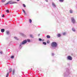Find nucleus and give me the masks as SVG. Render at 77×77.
<instances>
[{
    "label": "nucleus",
    "mask_w": 77,
    "mask_h": 77,
    "mask_svg": "<svg viewBox=\"0 0 77 77\" xmlns=\"http://www.w3.org/2000/svg\"><path fill=\"white\" fill-rule=\"evenodd\" d=\"M17 1H20V0H17Z\"/></svg>",
    "instance_id": "nucleus-37"
},
{
    "label": "nucleus",
    "mask_w": 77,
    "mask_h": 77,
    "mask_svg": "<svg viewBox=\"0 0 77 77\" xmlns=\"http://www.w3.org/2000/svg\"><path fill=\"white\" fill-rule=\"evenodd\" d=\"M15 3H17V2H12V1H10L9 2H8L7 3L5 4V5H7L9 4H15Z\"/></svg>",
    "instance_id": "nucleus-4"
},
{
    "label": "nucleus",
    "mask_w": 77,
    "mask_h": 77,
    "mask_svg": "<svg viewBox=\"0 0 77 77\" xmlns=\"http://www.w3.org/2000/svg\"><path fill=\"white\" fill-rule=\"evenodd\" d=\"M15 72V70L14 69L13 71V73H12V74L13 75H14V73Z\"/></svg>",
    "instance_id": "nucleus-21"
},
{
    "label": "nucleus",
    "mask_w": 77,
    "mask_h": 77,
    "mask_svg": "<svg viewBox=\"0 0 77 77\" xmlns=\"http://www.w3.org/2000/svg\"><path fill=\"white\" fill-rule=\"evenodd\" d=\"M60 2H63L64 0H59Z\"/></svg>",
    "instance_id": "nucleus-27"
},
{
    "label": "nucleus",
    "mask_w": 77,
    "mask_h": 77,
    "mask_svg": "<svg viewBox=\"0 0 77 77\" xmlns=\"http://www.w3.org/2000/svg\"><path fill=\"white\" fill-rule=\"evenodd\" d=\"M5 17V15L3 14V15L2 16V17Z\"/></svg>",
    "instance_id": "nucleus-32"
},
{
    "label": "nucleus",
    "mask_w": 77,
    "mask_h": 77,
    "mask_svg": "<svg viewBox=\"0 0 77 77\" xmlns=\"http://www.w3.org/2000/svg\"><path fill=\"white\" fill-rule=\"evenodd\" d=\"M9 76V72H8L6 75V77H8Z\"/></svg>",
    "instance_id": "nucleus-22"
},
{
    "label": "nucleus",
    "mask_w": 77,
    "mask_h": 77,
    "mask_svg": "<svg viewBox=\"0 0 77 77\" xmlns=\"http://www.w3.org/2000/svg\"><path fill=\"white\" fill-rule=\"evenodd\" d=\"M57 36L58 38H60V37L61 36V35H60V34H58L57 35Z\"/></svg>",
    "instance_id": "nucleus-11"
},
{
    "label": "nucleus",
    "mask_w": 77,
    "mask_h": 77,
    "mask_svg": "<svg viewBox=\"0 0 77 77\" xmlns=\"http://www.w3.org/2000/svg\"><path fill=\"white\" fill-rule=\"evenodd\" d=\"M46 2H48V0H45Z\"/></svg>",
    "instance_id": "nucleus-35"
},
{
    "label": "nucleus",
    "mask_w": 77,
    "mask_h": 77,
    "mask_svg": "<svg viewBox=\"0 0 77 77\" xmlns=\"http://www.w3.org/2000/svg\"><path fill=\"white\" fill-rule=\"evenodd\" d=\"M6 1V0H2V2H5Z\"/></svg>",
    "instance_id": "nucleus-29"
},
{
    "label": "nucleus",
    "mask_w": 77,
    "mask_h": 77,
    "mask_svg": "<svg viewBox=\"0 0 77 77\" xmlns=\"http://www.w3.org/2000/svg\"><path fill=\"white\" fill-rule=\"evenodd\" d=\"M54 53H53L52 54V56H54Z\"/></svg>",
    "instance_id": "nucleus-34"
},
{
    "label": "nucleus",
    "mask_w": 77,
    "mask_h": 77,
    "mask_svg": "<svg viewBox=\"0 0 77 77\" xmlns=\"http://www.w3.org/2000/svg\"><path fill=\"white\" fill-rule=\"evenodd\" d=\"M30 38H33V35H30Z\"/></svg>",
    "instance_id": "nucleus-18"
},
{
    "label": "nucleus",
    "mask_w": 77,
    "mask_h": 77,
    "mask_svg": "<svg viewBox=\"0 0 77 77\" xmlns=\"http://www.w3.org/2000/svg\"><path fill=\"white\" fill-rule=\"evenodd\" d=\"M47 38H50V36L49 35H47L46 36Z\"/></svg>",
    "instance_id": "nucleus-17"
},
{
    "label": "nucleus",
    "mask_w": 77,
    "mask_h": 77,
    "mask_svg": "<svg viewBox=\"0 0 77 77\" xmlns=\"http://www.w3.org/2000/svg\"><path fill=\"white\" fill-rule=\"evenodd\" d=\"M14 38L15 39H16V40H18V38L16 37H14Z\"/></svg>",
    "instance_id": "nucleus-20"
},
{
    "label": "nucleus",
    "mask_w": 77,
    "mask_h": 77,
    "mask_svg": "<svg viewBox=\"0 0 77 77\" xmlns=\"http://www.w3.org/2000/svg\"><path fill=\"white\" fill-rule=\"evenodd\" d=\"M28 42H30V39H27V40H23L22 42L20 43L19 45V48H22V46L23 45H24V44H26V43H27Z\"/></svg>",
    "instance_id": "nucleus-1"
},
{
    "label": "nucleus",
    "mask_w": 77,
    "mask_h": 77,
    "mask_svg": "<svg viewBox=\"0 0 77 77\" xmlns=\"http://www.w3.org/2000/svg\"><path fill=\"white\" fill-rule=\"evenodd\" d=\"M51 46L52 47L51 48L52 50H54L55 49L56 47H57V44L56 42H54L51 43Z\"/></svg>",
    "instance_id": "nucleus-2"
},
{
    "label": "nucleus",
    "mask_w": 77,
    "mask_h": 77,
    "mask_svg": "<svg viewBox=\"0 0 77 77\" xmlns=\"http://www.w3.org/2000/svg\"><path fill=\"white\" fill-rule=\"evenodd\" d=\"M1 32L2 33H3L5 32V29H1Z\"/></svg>",
    "instance_id": "nucleus-9"
},
{
    "label": "nucleus",
    "mask_w": 77,
    "mask_h": 77,
    "mask_svg": "<svg viewBox=\"0 0 77 77\" xmlns=\"http://www.w3.org/2000/svg\"><path fill=\"white\" fill-rule=\"evenodd\" d=\"M6 33L8 35H9V31H7Z\"/></svg>",
    "instance_id": "nucleus-15"
},
{
    "label": "nucleus",
    "mask_w": 77,
    "mask_h": 77,
    "mask_svg": "<svg viewBox=\"0 0 77 77\" xmlns=\"http://www.w3.org/2000/svg\"><path fill=\"white\" fill-rule=\"evenodd\" d=\"M69 12L70 14H72V12H73V11H72V10H70L69 11Z\"/></svg>",
    "instance_id": "nucleus-14"
},
{
    "label": "nucleus",
    "mask_w": 77,
    "mask_h": 77,
    "mask_svg": "<svg viewBox=\"0 0 77 77\" xmlns=\"http://www.w3.org/2000/svg\"><path fill=\"white\" fill-rule=\"evenodd\" d=\"M63 35H66V32H64L63 33Z\"/></svg>",
    "instance_id": "nucleus-28"
},
{
    "label": "nucleus",
    "mask_w": 77,
    "mask_h": 77,
    "mask_svg": "<svg viewBox=\"0 0 77 77\" xmlns=\"http://www.w3.org/2000/svg\"><path fill=\"white\" fill-rule=\"evenodd\" d=\"M11 59H14V55H12L11 56Z\"/></svg>",
    "instance_id": "nucleus-19"
},
{
    "label": "nucleus",
    "mask_w": 77,
    "mask_h": 77,
    "mask_svg": "<svg viewBox=\"0 0 77 77\" xmlns=\"http://www.w3.org/2000/svg\"><path fill=\"white\" fill-rule=\"evenodd\" d=\"M72 30L73 32H75V29L74 28H72Z\"/></svg>",
    "instance_id": "nucleus-13"
},
{
    "label": "nucleus",
    "mask_w": 77,
    "mask_h": 77,
    "mask_svg": "<svg viewBox=\"0 0 77 77\" xmlns=\"http://www.w3.org/2000/svg\"><path fill=\"white\" fill-rule=\"evenodd\" d=\"M0 54H3V52H2V51H1L0 52Z\"/></svg>",
    "instance_id": "nucleus-33"
},
{
    "label": "nucleus",
    "mask_w": 77,
    "mask_h": 77,
    "mask_svg": "<svg viewBox=\"0 0 77 77\" xmlns=\"http://www.w3.org/2000/svg\"><path fill=\"white\" fill-rule=\"evenodd\" d=\"M52 6L53 8H56V4L52 2Z\"/></svg>",
    "instance_id": "nucleus-7"
},
{
    "label": "nucleus",
    "mask_w": 77,
    "mask_h": 77,
    "mask_svg": "<svg viewBox=\"0 0 77 77\" xmlns=\"http://www.w3.org/2000/svg\"><path fill=\"white\" fill-rule=\"evenodd\" d=\"M40 36V34H38V36Z\"/></svg>",
    "instance_id": "nucleus-36"
},
{
    "label": "nucleus",
    "mask_w": 77,
    "mask_h": 77,
    "mask_svg": "<svg viewBox=\"0 0 77 77\" xmlns=\"http://www.w3.org/2000/svg\"><path fill=\"white\" fill-rule=\"evenodd\" d=\"M67 60H72V57L70 56H69L67 57Z\"/></svg>",
    "instance_id": "nucleus-6"
},
{
    "label": "nucleus",
    "mask_w": 77,
    "mask_h": 77,
    "mask_svg": "<svg viewBox=\"0 0 77 77\" xmlns=\"http://www.w3.org/2000/svg\"><path fill=\"white\" fill-rule=\"evenodd\" d=\"M71 22L73 24H74L75 23V19L73 17H71Z\"/></svg>",
    "instance_id": "nucleus-5"
},
{
    "label": "nucleus",
    "mask_w": 77,
    "mask_h": 77,
    "mask_svg": "<svg viewBox=\"0 0 77 77\" xmlns=\"http://www.w3.org/2000/svg\"><path fill=\"white\" fill-rule=\"evenodd\" d=\"M20 34L21 35H22V36H23V35H24V34L22 33H20Z\"/></svg>",
    "instance_id": "nucleus-26"
},
{
    "label": "nucleus",
    "mask_w": 77,
    "mask_h": 77,
    "mask_svg": "<svg viewBox=\"0 0 77 77\" xmlns=\"http://www.w3.org/2000/svg\"><path fill=\"white\" fill-rule=\"evenodd\" d=\"M29 21L30 23H32V20L31 19H29Z\"/></svg>",
    "instance_id": "nucleus-16"
},
{
    "label": "nucleus",
    "mask_w": 77,
    "mask_h": 77,
    "mask_svg": "<svg viewBox=\"0 0 77 77\" xmlns=\"http://www.w3.org/2000/svg\"><path fill=\"white\" fill-rule=\"evenodd\" d=\"M66 71L64 73V77L66 76V75H68L69 74V71L68 69H66Z\"/></svg>",
    "instance_id": "nucleus-3"
},
{
    "label": "nucleus",
    "mask_w": 77,
    "mask_h": 77,
    "mask_svg": "<svg viewBox=\"0 0 77 77\" xmlns=\"http://www.w3.org/2000/svg\"><path fill=\"white\" fill-rule=\"evenodd\" d=\"M47 43L48 44H49V43H50V42L49 41H48L47 42Z\"/></svg>",
    "instance_id": "nucleus-30"
},
{
    "label": "nucleus",
    "mask_w": 77,
    "mask_h": 77,
    "mask_svg": "<svg viewBox=\"0 0 77 77\" xmlns=\"http://www.w3.org/2000/svg\"><path fill=\"white\" fill-rule=\"evenodd\" d=\"M6 12H8V13H9V10L8 9H7L6 10Z\"/></svg>",
    "instance_id": "nucleus-23"
},
{
    "label": "nucleus",
    "mask_w": 77,
    "mask_h": 77,
    "mask_svg": "<svg viewBox=\"0 0 77 77\" xmlns=\"http://www.w3.org/2000/svg\"><path fill=\"white\" fill-rule=\"evenodd\" d=\"M23 7H24V8H26V5H25V4H23Z\"/></svg>",
    "instance_id": "nucleus-25"
},
{
    "label": "nucleus",
    "mask_w": 77,
    "mask_h": 77,
    "mask_svg": "<svg viewBox=\"0 0 77 77\" xmlns=\"http://www.w3.org/2000/svg\"><path fill=\"white\" fill-rule=\"evenodd\" d=\"M42 44L43 45H47V43L45 42H43Z\"/></svg>",
    "instance_id": "nucleus-12"
},
{
    "label": "nucleus",
    "mask_w": 77,
    "mask_h": 77,
    "mask_svg": "<svg viewBox=\"0 0 77 77\" xmlns=\"http://www.w3.org/2000/svg\"><path fill=\"white\" fill-rule=\"evenodd\" d=\"M22 11L24 14H25V15H26L27 14H26V11H25V10H24V9H23Z\"/></svg>",
    "instance_id": "nucleus-8"
},
{
    "label": "nucleus",
    "mask_w": 77,
    "mask_h": 77,
    "mask_svg": "<svg viewBox=\"0 0 77 77\" xmlns=\"http://www.w3.org/2000/svg\"><path fill=\"white\" fill-rule=\"evenodd\" d=\"M9 73H11V72H12V68H10V69H9Z\"/></svg>",
    "instance_id": "nucleus-10"
},
{
    "label": "nucleus",
    "mask_w": 77,
    "mask_h": 77,
    "mask_svg": "<svg viewBox=\"0 0 77 77\" xmlns=\"http://www.w3.org/2000/svg\"><path fill=\"white\" fill-rule=\"evenodd\" d=\"M42 42H44V39H42Z\"/></svg>",
    "instance_id": "nucleus-31"
},
{
    "label": "nucleus",
    "mask_w": 77,
    "mask_h": 77,
    "mask_svg": "<svg viewBox=\"0 0 77 77\" xmlns=\"http://www.w3.org/2000/svg\"><path fill=\"white\" fill-rule=\"evenodd\" d=\"M39 41H42V39L41 38H38Z\"/></svg>",
    "instance_id": "nucleus-24"
}]
</instances>
